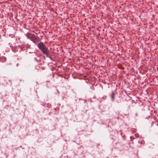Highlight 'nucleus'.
Segmentation results:
<instances>
[{"mask_svg": "<svg viewBox=\"0 0 158 158\" xmlns=\"http://www.w3.org/2000/svg\"><path fill=\"white\" fill-rule=\"evenodd\" d=\"M38 47L42 51L43 53L47 57H49V50L48 48L42 42L38 44L37 45Z\"/></svg>", "mask_w": 158, "mask_h": 158, "instance_id": "f257e3e1", "label": "nucleus"}, {"mask_svg": "<svg viewBox=\"0 0 158 158\" xmlns=\"http://www.w3.org/2000/svg\"><path fill=\"white\" fill-rule=\"evenodd\" d=\"M26 36L31 40L33 43L36 44L39 41V38L36 36L35 34H31L30 32H27L25 34Z\"/></svg>", "mask_w": 158, "mask_h": 158, "instance_id": "f03ea898", "label": "nucleus"}, {"mask_svg": "<svg viewBox=\"0 0 158 158\" xmlns=\"http://www.w3.org/2000/svg\"><path fill=\"white\" fill-rule=\"evenodd\" d=\"M115 94V93H114V92L112 91L111 92V94L110 96L112 101H114V95Z\"/></svg>", "mask_w": 158, "mask_h": 158, "instance_id": "7ed1b4c3", "label": "nucleus"}, {"mask_svg": "<svg viewBox=\"0 0 158 158\" xmlns=\"http://www.w3.org/2000/svg\"><path fill=\"white\" fill-rule=\"evenodd\" d=\"M1 61L2 62H5L6 61V59L5 57H2L1 58Z\"/></svg>", "mask_w": 158, "mask_h": 158, "instance_id": "20e7f679", "label": "nucleus"}, {"mask_svg": "<svg viewBox=\"0 0 158 158\" xmlns=\"http://www.w3.org/2000/svg\"><path fill=\"white\" fill-rule=\"evenodd\" d=\"M42 64H38L37 65H36L35 67L37 69H40V67H41V68L42 67Z\"/></svg>", "mask_w": 158, "mask_h": 158, "instance_id": "39448f33", "label": "nucleus"}, {"mask_svg": "<svg viewBox=\"0 0 158 158\" xmlns=\"http://www.w3.org/2000/svg\"><path fill=\"white\" fill-rule=\"evenodd\" d=\"M102 98L104 100H105L106 98V96H104L102 97Z\"/></svg>", "mask_w": 158, "mask_h": 158, "instance_id": "423d86ee", "label": "nucleus"}, {"mask_svg": "<svg viewBox=\"0 0 158 158\" xmlns=\"http://www.w3.org/2000/svg\"><path fill=\"white\" fill-rule=\"evenodd\" d=\"M4 81H9V80H8L7 79H5L4 80Z\"/></svg>", "mask_w": 158, "mask_h": 158, "instance_id": "0eeeda50", "label": "nucleus"}, {"mask_svg": "<svg viewBox=\"0 0 158 158\" xmlns=\"http://www.w3.org/2000/svg\"><path fill=\"white\" fill-rule=\"evenodd\" d=\"M3 84H4L6 85H7L8 84V83L7 82H6V83H3Z\"/></svg>", "mask_w": 158, "mask_h": 158, "instance_id": "6e6552de", "label": "nucleus"}, {"mask_svg": "<svg viewBox=\"0 0 158 158\" xmlns=\"http://www.w3.org/2000/svg\"><path fill=\"white\" fill-rule=\"evenodd\" d=\"M154 123V122H152V126L153 125Z\"/></svg>", "mask_w": 158, "mask_h": 158, "instance_id": "1a4fd4ad", "label": "nucleus"}, {"mask_svg": "<svg viewBox=\"0 0 158 158\" xmlns=\"http://www.w3.org/2000/svg\"><path fill=\"white\" fill-rule=\"evenodd\" d=\"M19 64L18 63H17V64H16V66H19Z\"/></svg>", "mask_w": 158, "mask_h": 158, "instance_id": "9d476101", "label": "nucleus"}, {"mask_svg": "<svg viewBox=\"0 0 158 158\" xmlns=\"http://www.w3.org/2000/svg\"><path fill=\"white\" fill-rule=\"evenodd\" d=\"M121 135H122V133H121Z\"/></svg>", "mask_w": 158, "mask_h": 158, "instance_id": "9b49d317", "label": "nucleus"}, {"mask_svg": "<svg viewBox=\"0 0 158 158\" xmlns=\"http://www.w3.org/2000/svg\"><path fill=\"white\" fill-rule=\"evenodd\" d=\"M157 69L158 70V67L157 68Z\"/></svg>", "mask_w": 158, "mask_h": 158, "instance_id": "f8f14e48", "label": "nucleus"}]
</instances>
